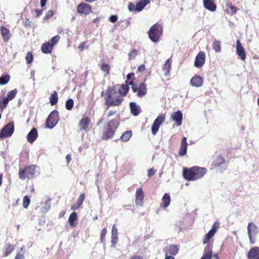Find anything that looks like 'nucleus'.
<instances>
[{"label": "nucleus", "mask_w": 259, "mask_h": 259, "mask_svg": "<svg viewBox=\"0 0 259 259\" xmlns=\"http://www.w3.org/2000/svg\"><path fill=\"white\" fill-rule=\"evenodd\" d=\"M236 53L242 61H244L246 59V54L245 50L242 46L239 39H237L236 41Z\"/></svg>", "instance_id": "ddd939ff"}, {"label": "nucleus", "mask_w": 259, "mask_h": 259, "mask_svg": "<svg viewBox=\"0 0 259 259\" xmlns=\"http://www.w3.org/2000/svg\"><path fill=\"white\" fill-rule=\"evenodd\" d=\"M150 1L151 0H140L136 5V11H142L147 5L150 3Z\"/></svg>", "instance_id": "a878e982"}, {"label": "nucleus", "mask_w": 259, "mask_h": 259, "mask_svg": "<svg viewBox=\"0 0 259 259\" xmlns=\"http://www.w3.org/2000/svg\"><path fill=\"white\" fill-rule=\"evenodd\" d=\"M84 198H85V194L84 193H82L81 194L78 199H77V201L76 202V203H77L78 204L80 205V206L82 205L84 200Z\"/></svg>", "instance_id": "09e8293b"}, {"label": "nucleus", "mask_w": 259, "mask_h": 259, "mask_svg": "<svg viewBox=\"0 0 259 259\" xmlns=\"http://www.w3.org/2000/svg\"><path fill=\"white\" fill-rule=\"evenodd\" d=\"M54 11L53 10H49L48 11V12L47 13V14H46L45 17H44V19L45 20H48L49 19H50V18L52 17L54 15Z\"/></svg>", "instance_id": "603ef678"}, {"label": "nucleus", "mask_w": 259, "mask_h": 259, "mask_svg": "<svg viewBox=\"0 0 259 259\" xmlns=\"http://www.w3.org/2000/svg\"><path fill=\"white\" fill-rule=\"evenodd\" d=\"M66 159L67 164H69L71 160V155L70 154H67L66 156Z\"/></svg>", "instance_id": "e2e57ef3"}, {"label": "nucleus", "mask_w": 259, "mask_h": 259, "mask_svg": "<svg viewBox=\"0 0 259 259\" xmlns=\"http://www.w3.org/2000/svg\"><path fill=\"white\" fill-rule=\"evenodd\" d=\"M187 142L186 137H183L181 144V146L179 151V154L181 156H183L186 155L187 150Z\"/></svg>", "instance_id": "4be33fe9"}, {"label": "nucleus", "mask_w": 259, "mask_h": 259, "mask_svg": "<svg viewBox=\"0 0 259 259\" xmlns=\"http://www.w3.org/2000/svg\"><path fill=\"white\" fill-rule=\"evenodd\" d=\"M59 120L58 111L54 110L49 115L46 122V127L48 128H53Z\"/></svg>", "instance_id": "6e6552de"}, {"label": "nucleus", "mask_w": 259, "mask_h": 259, "mask_svg": "<svg viewBox=\"0 0 259 259\" xmlns=\"http://www.w3.org/2000/svg\"><path fill=\"white\" fill-rule=\"evenodd\" d=\"M118 239V236H111V243L113 246H115Z\"/></svg>", "instance_id": "6e6d98bb"}, {"label": "nucleus", "mask_w": 259, "mask_h": 259, "mask_svg": "<svg viewBox=\"0 0 259 259\" xmlns=\"http://www.w3.org/2000/svg\"><path fill=\"white\" fill-rule=\"evenodd\" d=\"M179 251L178 246L177 245L170 244L166 247L165 254L169 255H176Z\"/></svg>", "instance_id": "412c9836"}, {"label": "nucleus", "mask_w": 259, "mask_h": 259, "mask_svg": "<svg viewBox=\"0 0 259 259\" xmlns=\"http://www.w3.org/2000/svg\"><path fill=\"white\" fill-rule=\"evenodd\" d=\"M170 197L167 193H165L162 198V203L161 206L162 207L166 208L170 204Z\"/></svg>", "instance_id": "c85d7f7f"}, {"label": "nucleus", "mask_w": 259, "mask_h": 259, "mask_svg": "<svg viewBox=\"0 0 259 259\" xmlns=\"http://www.w3.org/2000/svg\"><path fill=\"white\" fill-rule=\"evenodd\" d=\"M247 232L250 243L253 244L259 238V228L253 223H249Z\"/></svg>", "instance_id": "0eeeda50"}, {"label": "nucleus", "mask_w": 259, "mask_h": 259, "mask_svg": "<svg viewBox=\"0 0 259 259\" xmlns=\"http://www.w3.org/2000/svg\"><path fill=\"white\" fill-rule=\"evenodd\" d=\"M116 113V111L113 110H110L108 113V117H109L112 115H115Z\"/></svg>", "instance_id": "0e129e2a"}, {"label": "nucleus", "mask_w": 259, "mask_h": 259, "mask_svg": "<svg viewBox=\"0 0 259 259\" xmlns=\"http://www.w3.org/2000/svg\"><path fill=\"white\" fill-rule=\"evenodd\" d=\"M37 166L35 165H29L19 169V178L21 180L32 179L35 177Z\"/></svg>", "instance_id": "20e7f679"}, {"label": "nucleus", "mask_w": 259, "mask_h": 259, "mask_svg": "<svg viewBox=\"0 0 259 259\" xmlns=\"http://www.w3.org/2000/svg\"><path fill=\"white\" fill-rule=\"evenodd\" d=\"M128 82L127 80L125 81V84H122L121 85V90H119L118 92L120 95L117 96L115 99H113L112 96V91L113 89L108 88L106 92V97L105 98V104L107 106V109L112 106H119L123 101V96H126L129 91Z\"/></svg>", "instance_id": "f257e3e1"}, {"label": "nucleus", "mask_w": 259, "mask_h": 259, "mask_svg": "<svg viewBox=\"0 0 259 259\" xmlns=\"http://www.w3.org/2000/svg\"><path fill=\"white\" fill-rule=\"evenodd\" d=\"M128 9L130 11L132 12L134 10L136 11V5L133 2H130L128 5Z\"/></svg>", "instance_id": "5fc2aeb1"}, {"label": "nucleus", "mask_w": 259, "mask_h": 259, "mask_svg": "<svg viewBox=\"0 0 259 259\" xmlns=\"http://www.w3.org/2000/svg\"><path fill=\"white\" fill-rule=\"evenodd\" d=\"M111 236H118V230L115 224H114L112 227Z\"/></svg>", "instance_id": "864d4df0"}, {"label": "nucleus", "mask_w": 259, "mask_h": 259, "mask_svg": "<svg viewBox=\"0 0 259 259\" xmlns=\"http://www.w3.org/2000/svg\"><path fill=\"white\" fill-rule=\"evenodd\" d=\"M15 249V246L10 243H7L5 246V252L4 256L5 257L8 256L12 253Z\"/></svg>", "instance_id": "bb28decb"}, {"label": "nucleus", "mask_w": 259, "mask_h": 259, "mask_svg": "<svg viewBox=\"0 0 259 259\" xmlns=\"http://www.w3.org/2000/svg\"><path fill=\"white\" fill-rule=\"evenodd\" d=\"M138 51L136 49H133L128 54L129 59H135L136 57L138 55Z\"/></svg>", "instance_id": "c03bdc74"}, {"label": "nucleus", "mask_w": 259, "mask_h": 259, "mask_svg": "<svg viewBox=\"0 0 259 259\" xmlns=\"http://www.w3.org/2000/svg\"><path fill=\"white\" fill-rule=\"evenodd\" d=\"M14 132V124L10 122L7 124L0 131V138L9 137Z\"/></svg>", "instance_id": "1a4fd4ad"}, {"label": "nucleus", "mask_w": 259, "mask_h": 259, "mask_svg": "<svg viewBox=\"0 0 259 259\" xmlns=\"http://www.w3.org/2000/svg\"><path fill=\"white\" fill-rule=\"evenodd\" d=\"M24 247H21L20 250L17 252V254L15 257V259H25V256L24 254Z\"/></svg>", "instance_id": "79ce46f5"}, {"label": "nucleus", "mask_w": 259, "mask_h": 259, "mask_svg": "<svg viewBox=\"0 0 259 259\" xmlns=\"http://www.w3.org/2000/svg\"><path fill=\"white\" fill-rule=\"evenodd\" d=\"M207 172L204 167L194 166L189 168L185 167L183 169V176L188 181H195L201 179Z\"/></svg>", "instance_id": "f03ea898"}, {"label": "nucleus", "mask_w": 259, "mask_h": 259, "mask_svg": "<svg viewBox=\"0 0 259 259\" xmlns=\"http://www.w3.org/2000/svg\"><path fill=\"white\" fill-rule=\"evenodd\" d=\"M34 12H35V14H36V17H38L39 16H40L42 14V10L35 9L34 10Z\"/></svg>", "instance_id": "052dcab7"}, {"label": "nucleus", "mask_w": 259, "mask_h": 259, "mask_svg": "<svg viewBox=\"0 0 259 259\" xmlns=\"http://www.w3.org/2000/svg\"><path fill=\"white\" fill-rule=\"evenodd\" d=\"M248 259H259V247H252L247 253Z\"/></svg>", "instance_id": "6ab92c4d"}, {"label": "nucleus", "mask_w": 259, "mask_h": 259, "mask_svg": "<svg viewBox=\"0 0 259 259\" xmlns=\"http://www.w3.org/2000/svg\"><path fill=\"white\" fill-rule=\"evenodd\" d=\"M130 107L131 109V113L134 116H138L141 111V108L139 106H138L135 102H131L130 103Z\"/></svg>", "instance_id": "393cba45"}, {"label": "nucleus", "mask_w": 259, "mask_h": 259, "mask_svg": "<svg viewBox=\"0 0 259 259\" xmlns=\"http://www.w3.org/2000/svg\"><path fill=\"white\" fill-rule=\"evenodd\" d=\"M77 215L76 212H72L68 219V221L70 225H73V222L77 220Z\"/></svg>", "instance_id": "a19ab883"}, {"label": "nucleus", "mask_w": 259, "mask_h": 259, "mask_svg": "<svg viewBox=\"0 0 259 259\" xmlns=\"http://www.w3.org/2000/svg\"><path fill=\"white\" fill-rule=\"evenodd\" d=\"M79 128L80 130H83L88 132L92 127L91 120L89 117H83L79 121L78 124Z\"/></svg>", "instance_id": "f8f14e48"}, {"label": "nucleus", "mask_w": 259, "mask_h": 259, "mask_svg": "<svg viewBox=\"0 0 259 259\" xmlns=\"http://www.w3.org/2000/svg\"><path fill=\"white\" fill-rule=\"evenodd\" d=\"M132 136L131 131H126L120 137V139L123 142L128 141Z\"/></svg>", "instance_id": "473e14b6"}, {"label": "nucleus", "mask_w": 259, "mask_h": 259, "mask_svg": "<svg viewBox=\"0 0 259 259\" xmlns=\"http://www.w3.org/2000/svg\"><path fill=\"white\" fill-rule=\"evenodd\" d=\"M74 105V101L72 99H69L66 101L65 107L68 110H71Z\"/></svg>", "instance_id": "ea45409f"}, {"label": "nucleus", "mask_w": 259, "mask_h": 259, "mask_svg": "<svg viewBox=\"0 0 259 259\" xmlns=\"http://www.w3.org/2000/svg\"><path fill=\"white\" fill-rule=\"evenodd\" d=\"M215 234V233L212 231H209L203 238V243L204 244L208 243L210 240L214 236Z\"/></svg>", "instance_id": "f704fd0d"}, {"label": "nucleus", "mask_w": 259, "mask_h": 259, "mask_svg": "<svg viewBox=\"0 0 259 259\" xmlns=\"http://www.w3.org/2000/svg\"><path fill=\"white\" fill-rule=\"evenodd\" d=\"M119 125V122L116 119H113L107 122L104 126L102 139L107 141L112 138Z\"/></svg>", "instance_id": "7ed1b4c3"}, {"label": "nucleus", "mask_w": 259, "mask_h": 259, "mask_svg": "<svg viewBox=\"0 0 259 259\" xmlns=\"http://www.w3.org/2000/svg\"><path fill=\"white\" fill-rule=\"evenodd\" d=\"M205 62V54L204 52H200L196 56L194 61V66L196 68L202 67Z\"/></svg>", "instance_id": "4468645a"}, {"label": "nucleus", "mask_w": 259, "mask_h": 259, "mask_svg": "<svg viewBox=\"0 0 259 259\" xmlns=\"http://www.w3.org/2000/svg\"><path fill=\"white\" fill-rule=\"evenodd\" d=\"M146 70V66L144 64H142L140 65L137 69V71L139 72H142Z\"/></svg>", "instance_id": "bf43d9fd"}, {"label": "nucleus", "mask_w": 259, "mask_h": 259, "mask_svg": "<svg viewBox=\"0 0 259 259\" xmlns=\"http://www.w3.org/2000/svg\"><path fill=\"white\" fill-rule=\"evenodd\" d=\"M17 92L18 91L16 89L10 91V92H8L7 94V97L6 98H8L9 101L11 100L15 97Z\"/></svg>", "instance_id": "58836bf2"}, {"label": "nucleus", "mask_w": 259, "mask_h": 259, "mask_svg": "<svg viewBox=\"0 0 259 259\" xmlns=\"http://www.w3.org/2000/svg\"><path fill=\"white\" fill-rule=\"evenodd\" d=\"M80 206H81L80 205L78 204L77 203H76L75 204L71 206V209L73 210H75L78 209Z\"/></svg>", "instance_id": "680f3d73"}, {"label": "nucleus", "mask_w": 259, "mask_h": 259, "mask_svg": "<svg viewBox=\"0 0 259 259\" xmlns=\"http://www.w3.org/2000/svg\"><path fill=\"white\" fill-rule=\"evenodd\" d=\"M212 245L208 244L205 247L203 255L200 259H212Z\"/></svg>", "instance_id": "f3484780"}, {"label": "nucleus", "mask_w": 259, "mask_h": 259, "mask_svg": "<svg viewBox=\"0 0 259 259\" xmlns=\"http://www.w3.org/2000/svg\"><path fill=\"white\" fill-rule=\"evenodd\" d=\"M38 137V132L35 128H32L28 134L27 140L30 143H33Z\"/></svg>", "instance_id": "b1692460"}, {"label": "nucleus", "mask_w": 259, "mask_h": 259, "mask_svg": "<svg viewBox=\"0 0 259 259\" xmlns=\"http://www.w3.org/2000/svg\"><path fill=\"white\" fill-rule=\"evenodd\" d=\"M118 17L117 15H111L109 17V21L112 23H115L117 21Z\"/></svg>", "instance_id": "4d7b16f0"}, {"label": "nucleus", "mask_w": 259, "mask_h": 259, "mask_svg": "<svg viewBox=\"0 0 259 259\" xmlns=\"http://www.w3.org/2000/svg\"><path fill=\"white\" fill-rule=\"evenodd\" d=\"M25 59L27 64L31 63L33 59V54L31 52H28L26 54Z\"/></svg>", "instance_id": "a18cd8bd"}, {"label": "nucleus", "mask_w": 259, "mask_h": 259, "mask_svg": "<svg viewBox=\"0 0 259 259\" xmlns=\"http://www.w3.org/2000/svg\"><path fill=\"white\" fill-rule=\"evenodd\" d=\"M163 32L162 26L158 23L154 24L151 27L148 32L149 37L150 40L154 42L159 41L160 37Z\"/></svg>", "instance_id": "423d86ee"}, {"label": "nucleus", "mask_w": 259, "mask_h": 259, "mask_svg": "<svg viewBox=\"0 0 259 259\" xmlns=\"http://www.w3.org/2000/svg\"><path fill=\"white\" fill-rule=\"evenodd\" d=\"M230 9L233 13H236L237 11L238 10V9L235 6H230Z\"/></svg>", "instance_id": "338daca9"}, {"label": "nucleus", "mask_w": 259, "mask_h": 259, "mask_svg": "<svg viewBox=\"0 0 259 259\" xmlns=\"http://www.w3.org/2000/svg\"><path fill=\"white\" fill-rule=\"evenodd\" d=\"M155 172V170L153 168H150L148 171V176L149 177H151L153 176Z\"/></svg>", "instance_id": "13d9d810"}, {"label": "nucleus", "mask_w": 259, "mask_h": 259, "mask_svg": "<svg viewBox=\"0 0 259 259\" xmlns=\"http://www.w3.org/2000/svg\"><path fill=\"white\" fill-rule=\"evenodd\" d=\"M53 48V45H51L50 41H48L42 45L41 50L44 53L49 54L52 52Z\"/></svg>", "instance_id": "cd10ccee"}, {"label": "nucleus", "mask_w": 259, "mask_h": 259, "mask_svg": "<svg viewBox=\"0 0 259 259\" xmlns=\"http://www.w3.org/2000/svg\"><path fill=\"white\" fill-rule=\"evenodd\" d=\"M171 65V60L170 59H168L165 62V63L163 67V70L165 72V75L167 76L170 72V69Z\"/></svg>", "instance_id": "c756f323"}, {"label": "nucleus", "mask_w": 259, "mask_h": 259, "mask_svg": "<svg viewBox=\"0 0 259 259\" xmlns=\"http://www.w3.org/2000/svg\"><path fill=\"white\" fill-rule=\"evenodd\" d=\"M10 80V76L8 74L0 77V85L7 84Z\"/></svg>", "instance_id": "4c0bfd02"}, {"label": "nucleus", "mask_w": 259, "mask_h": 259, "mask_svg": "<svg viewBox=\"0 0 259 259\" xmlns=\"http://www.w3.org/2000/svg\"><path fill=\"white\" fill-rule=\"evenodd\" d=\"M220 227V223L219 222L215 221L212 225V227L211 229L210 230L212 231L214 233H215L217 231V230Z\"/></svg>", "instance_id": "8fccbe9b"}, {"label": "nucleus", "mask_w": 259, "mask_h": 259, "mask_svg": "<svg viewBox=\"0 0 259 259\" xmlns=\"http://www.w3.org/2000/svg\"><path fill=\"white\" fill-rule=\"evenodd\" d=\"M134 73L133 72L127 74L126 75L127 79H130L133 76H134Z\"/></svg>", "instance_id": "774afa93"}, {"label": "nucleus", "mask_w": 259, "mask_h": 259, "mask_svg": "<svg viewBox=\"0 0 259 259\" xmlns=\"http://www.w3.org/2000/svg\"><path fill=\"white\" fill-rule=\"evenodd\" d=\"M225 162V159L221 156H218L216 159L213 161V165L214 167H217L220 166Z\"/></svg>", "instance_id": "2f4dec72"}, {"label": "nucleus", "mask_w": 259, "mask_h": 259, "mask_svg": "<svg viewBox=\"0 0 259 259\" xmlns=\"http://www.w3.org/2000/svg\"><path fill=\"white\" fill-rule=\"evenodd\" d=\"M203 82V78L198 75H196L193 77L190 80V84L192 86L195 87H201Z\"/></svg>", "instance_id": "5701e85b"}, {"label": "nucleus", "mask_w": 259, "mask_h": 259, "mask_svg": "<svg viewBox=\"0 0 259 259\" xmlns=\"http://www.w3.org/2000/svg\"><path fill=\"white\" fill-rule=\"evenodd\" d=\"M101 65L100 67L101 70L105 72V75L107 76L110 74V66L108 64H106L104 62L101 61Z\"/></svg>", "instance_id": "7c9ffc66"}, {"label": "nucleus", "mask_w": 259, "mask_h": 259, "mask_svg": "<svg viewBox=\"0 0 259 259\" xmlns=\"http://www.w3.org/2000/svg\"><path fill=\"white\" fill-rule=\"evenodd\" d=\"M30 199L27 196H25L23 200V206L25 208H27L30 203Z\"/></svg>", "instance_id": "de8ad7c7"}, {"label": "nucleus", "mask_w": 259, "mask_h": 259, "mask_svg": "<svg viewBox=\"0 0 259 259\" xmlns=\"http://www.w3.org/2000/svg\"><path fill=\"white\" fill-rule=\"evenodd\" d=\"M107 233V229L106 227L104 228L100 234V239H101V242L104 243L105 239V236L106 234Z\"/></svg>", "instance_id": "49530a36"}, {"label": "nucleus", "mask_w": 259, "mask_h": 259, "mask_svg": "<svg viewBox=\"0 0 259 259\" xmlns=\"http://www.w3.org/2000/svg\"><path fill=\"white\" fill-rule=\"evenodd\" d=\"M58 101V93L56 91H54L50 97V102L51 105H56Z\"/></svg>", "instance_id": "72a5a7b5"}, {"label": "nucleus", "mask_w": 259, "mask_h": 259, "mask_svg": "<svg viewBox=\"0 0 259 259\" xmlns=\"http://www.w3.org/2000/svg\"><path fill=\"white\" fill-rule=\"evenodd\" d=\"M80 51L82 52L85 49H89V47L88 44V41L81 42L78 47Z\"/></svg>", "instance_id": "37998d69"}, {"label": "nucleus", "mask_w": 259, "mask_h": 259, "mask_svg": "<svg viewBox=\"0 0 259 259\" xmlns=\"http://www.w3.org/2000/svg\"><path fill=\"white\" fill-rule=\"evenodd\" d=\"M165 118V114H161L155 119L151 127L152 134L153 135H155L156 134L160 125L164 122Z\"/></svg>", "instance_id": "9d476101"}, {"label": "nucleus", "mask_w": 259, "mask_h": 259, "mask_svg": "<svg viewBox=\"0 0 259 259\" xmlns=\"http://www.w3.org/2000/svg\"><path fill=\"white\" fill-rule=\"evenodd\" d=\"M9 101L6 97L0 100V110L2 111L8 104Z\"/></svg>", "instance_id": "e433bc0d"}, {"label": "nucleus", "mask_w": 259, "mask_h": 259, "mask_svg": "<svg viewBox=\"0 0 259 259\" xmlns=\"http://www.w3.org/2000/svg\"><path fill=\"white\" fill-rule=\"evenodd\" d=\"M170 118L173 121H176L177 126H179L182 124L183 114L181 111L178 110L171 113Z\"/></svg>", "instance_id": "dca6fc26"}, {"label": "nucleus", "mask_w": 259, "mask_h": 259, "mask_svg": "<svg viewBox=\"0 0 259 259\" xmlns=\"http://www.w3.org/2000/svg\"><path fill=\"white\" fill-rule=\"evenodd\" d=\"M204 7L211 12H214L217 10V5L214 0H203Z\"/></svg>", "instance_id": "a211bd4d"}, {"label": "nucleus", "mask_w": 259, "mask_h": 259, "mask_svg": "<svg viewBox=\"0 0 259 259\" xmlns=\"http://www.w3.org/2000/svg\"><path fill=\"white\" fill-rule=\"evenodd\" d=\"M212 48L216 52H220L221 51V42L220 40H214L212 42Z\"/></svg>", "instance_id": "c9c22d12"}, {"label": "nucleus", "mask_w": 259, "mask_h": 259, "mask_svg": "<svg viewBox=\"0 0 259 259\" xmlns=\"http://www.w3.org/2000/svg\"><path fill=\"white\" fill-rule=\"evenodd\" d=\"M59 39H60V36L59 35H56V36H54L52 38V39L50 40V41L51 42V45H52L53 47H54V45L58 42Z\"/></svg>", "instance_id": "3c124183"}, {"label": "nucleus", "mask_w": 259, "mask_h": 259, "mask_svg": "<svg viewBox=\"0 0 259 259\" xmlns=\"http://www.w3.org/2000/svg\"><path fill=\"white\" fill-rule=\"evenodd\" d=\"M77 12L80 14L89 15L92 12V6L85 3H80L77 7Z\"/></svg>", "instance_id": "9b49d317"}, {"label": "nucleus", "mask_w": 259, "mask_h": 259, "mask_svg": "<svg viewBox=\"0 0 259 259\" xmlns=\"http://www.w3.org/2000/svg\"><path fill=\"white\" fill-rule=\"evenodd\" d=\"M130 259H143V258L141 256L134 255L132 256Z\"/></svg>", "instance_id": "69168bd1"}, {"label": "nucleus", "mask_w": 259, "mask_h": 259, "mask_svg": "<svg viewBox=\"0 0 259 259\" xmlns=\"http://www.w3.org/2000/svg\"><path fill=\"white\" fill-rule=\"evenodd\" d=\"M1 34L4 42H8L11 37L10 30L5 26H2L0 28Z\"/></svg>", "instance_id": "aec40b11"}, {"label": "nucleus", "mask_w": 259, "mask_h": 259, "mask_svg": "<svg viewBox=\"0 0 259 259\" xmlns=\"http://www.w3.org/2000/svg\"><path fill=\"white\" fill-rule=\"evenodd\" d=\"M128 84L131 85L132 91L136 93L137 96L139 98L145 96L147 93V84L145 81L138 85L134 81L131 80L129 81Z\"/></svg>", "instance_id": "39448f33"}, {"label": "nucleus", "mask_w": 259, "mask_h": 259, "mask_svg": "<svg viewBox=\"0 0 259 259\" xmlns=\"http://www.w3.org/2000/svg\"><path fill=\"white\" fill-rule=\"evenodd\" d=\"M144 193L141 187L138 188L136 192L135 203L136 205L142 206L144 203Z\"/></svg>", "instance_id": "2eb2a0df"}]
</instances>
